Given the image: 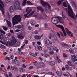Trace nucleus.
Segmentation results:
<instances>
[{"mask_svg":"<svg viewBox=\"0 0 77 77\" xmlns=\"http://www.w3.org/2000/svg\"><path fill=\"white\" fill-rule=\"evenodd\" d=\"M22 67L23 68H26V66L25 64H23L22 65Z\"/></svg>","mask_w":77,"mask_h":77,"instance_id":"obj_47","label":"nucleus"},{"mask_svg":"<svg viewBox=\"0 0 77 77\" xmlns=\"http://www.w3.org/2000/svg\"><path fill=\"white\" fill-rule=\"evenodd\" d=\"M56 74L59 76H61L62 75V73L59 72L58 71H56Z\"/></svg>","mask_w":77,"mask_h":77,"instance_id":"obj_19","label":"nucleus"},{"mask_svg":"<svg viewBox=\"0 0 77 77\" xmlns=\"http://www.w3.org/2000/svg\"><path fill=\"white\" fill-rule=\"evenodd\" d=\"M34 38L36 39H40L41 38V36H38V35L35 36H34Z\"/></svg>","mask_w":77,"mask_h":77,"instance_id":"obj_18","label":"nucleus"},{"mask_svg":"<svg viewBox=\"0 0 77 77\" xmlns=\"http://www.w3.org/2000/svg\"><path fill=\"white\" fill-rule=\"evenodd\" d=\"M10 31L11 33H14V31H13V30L12 29H10Z\"/></svg>","mask_w":77,"mask_h":77,"instance_id":"obj_61","label":"nucleus"},{"mask_svg":"<svg viewBox=\"0 0 77 77\" xmlns=\"http://www.w3.org/2000/svg\"><path fill=\"white\" fill-rule=\"evenodd\" d=\"M32 27L30 26H29L28 27V29L29 30H32Z\"/></svg>","mask_w":77,"mask_h":77,"instance_id":"obj_52","label":"nucleus"},{"mask_svg":"<svg viewBox=\"0 0 77 77\" xmlns=\"http://www.w3.org/2000/svg\"><path fill=\"white\" fill-rule=\"evenodd\" d=\"M5 60H10V57H6L5 58Z\"/></svg>","mask_w":77,"mask_h":77,"instance_id":"obj_35","label":"nucleus"},{"mask_svg":"<svg viewBox=\"0 0 77 77\" xmlns=\"http://www.w3.org/2000/svg\"><path fill=\"white\" fill-rule=\"evenodd\" d=\"M47 48H48V49L50 51L51 50V48H50L49 47H48Z\"/></svg>","mask_w":77,"mask_h":77,"instance_id":"obj_64","label":"nucleus"},{"mask_svg":"<svg viewBox=\"0 0 77 77\" xmlns=\"http://www.w3.org/2000/svg\"><path fill=\"white\" fill-rule=\"evenodd\" d=\"M17 38H19V39H24V36H23V35L21 34H19L18 35Z\"/></svg>","mask_w":77,"mask_h":77,"instance_id":"obj_13","label":"nucleus"},{"mask_svg":"<svg viewBox=\"0 0 77 77\" xmlns=\"http://www.w3.org/2000/svg\"><path fill=\"white\" fill-rule=\"evenodd\" d=\"M29 54H30V55L32 56H35V54H33L32 53L30 52L29 53Z\"/></svg>","mask_w":77,"mask_h":77,"instance_id":"obj_44","label":"nucleus"},{"mask_svg":"<svg viewBox=\"0 0 77 77\" xmlns=\"http://www.w3.org/2000/svg\"><path fill=\"white\" fill-rule=\"evenodd\" d=\"M20 5V2L19 1H16L14 3V7H16L17 8H19Z\"/></svg>","mask_w":77,"mask_h":77,"instance_id":"obj_9","label":"nucleus"},{"mask_svg":"<svg viewBox=\"0 0 77 77\" xmlns=\"http://www.w3.org/2000/svg\"><path fill=\"white\" fill-rule=\"evenodd\" d=\"M41 54L42 56H44L45 57H47L48 56V55L46 54L41 53Z\"/></svg>","mask_w":77,"mask_h":77,"instance_id":"obj_28","label":"nucleus"},{"mask_svg":"<svg viewBox=\"0 0 77 77\" xmlns=\"http://www.w3.org/2000/svg\"><path fill=\"white\" fill-rule=\"evenodd\" d=\"M45 46H47L49 44L50 47H53L54 45V43L53 42H51L48 39L45 40L44 41Z\"/></svg>","mask_w":77,"mask_h":77,"instance_id":"obj_4","label":"nucleus"},{"mask_svg":"<svg viewBox=\"0 0 77 77\" xmlns=\"http://www.w3.org/2000/svg\"><path fill=\"white\" fill-rule=\"evenodd\" d=\"M37 9L38 10H40L41 11V12H44V9L42 8V7L40 6L38 7H37Z\"/></svg>","mask_w":77,"mask_h":77,"instance_id":"obj_14","label":"nucleus"},{"mask_svg":"<svg viewBox=\"0 0 77 77\" xmlns=\"http://www.w3.org/2000/svg\"><path fill=\"white\" fill-rule=\"evenodd\" d=\"M27 3L28 5H33V4L32 3L29 1L27 2Z\"/></svg>","mask_w":77,"mask_h":77,"instance_id":"obj_34","label":"nucleus"},{"mask_svg":"<svg viewBox=\"0 0 77 77\" xmlns=\"http://www.w3.org/2000/svg\"><path fill=\"white\" fill-rule=\"evenodd\" d=\"M14 69L15 71H18V69L17 67H15Z\"/></svg>","mask_w":77,"mask_h":77,"instance_id":"obj_45","label":"nucleus"},{"mask_svg":"<svg viewBox=\"0 0 77 77\" xmlns=\"http://www.w3.org/2000/svg\"><path fill=\"white\" fill-rule=\"evenodd\" d=\"M37 44H38V45H41V43L39 42H37Z\"/></svg>","mask_w":77,"mask_h":77,"instance_id":"obj_60","label":"nucleus"},{"mask_svg":"<svg viewBox=\"0 0 77 77\" xmlns=\"http://www.w3.org/2000/svg\"><path fill=\"white\" fill-rule=\"evenodd\" d=\"M69 50L71 53H74L73 50H72V49L70 48V49H69Z\"/></svg>","mask_w":77,"mask_h":77,"instance_id":"obj_36","label":"nucleus"},{"mask_svg":"<svg viewBox=\"0 0 77 77\" xmlns=\"http://www.w3.org/2000/svg\"><path fill=\"white\" fill-rule=\"evenodd\" d=\"M53 36H54V38H55L54 39L56 40L57 39L56 36L55 35H54V34H50V35L48 36V38L50 39H51Z\"/></svg>","mask_w":77,"mask_h":77,"instance_id":"obj_11","label":"nucleus"},{"mask_svg":"<svg viewBox=\"0 0 77 77\" xmlns=\"http://www.w3.org/2000/svg\"><path fill=\"white\" fill-rule=\"evenodd\" d=\"M48 74H49V75H53V73L51 72H49L48 73Z\"/></svg>","mask_w":77,"mask_h":77,"instance_id":"obj_49","label":"nucleus"},{"mask_svg":"<svg viewBox=\"0 0 77 77\" xmlns=\"http://www.w3.org/2000/svg\"><path fill=\"white\" fill-rule=\"evenodd\" d=\"M68 63L69 65L70 66H72V63H71V61H68Z\"/></svg>","mask_w":77,"mask_h":77,"instance_id":"obj_39","label":"nucleus"},{"mask_svg":"<svg viewBox=\"0 0 77 77\" xmlns=\"http://www.w3.org/2000/svg\"><path fill=\"white\" fill-rule=\"evenodd\" d=\"M33 68V66H30L29 67V69H32Z\"/></svg>","mask_w":77,"mask_h":77,"instance_id":"obj_55","label":"nucleus"},{"mask_svg":"<svg viewBox=\"0 0 77 77\" xmlns=\"http://www.w3.org/2000/svg\"><path fill=\"white\" fill-rule=\"evenodd\" d=\"M25 46V44H23V45L22 46H21V48H20V49H21V50H23V48H24V46Z\"/></svg>","mask_w":77,"mask_h":77,"instance_id":"obj_42","label":"nucleus"},{"mask_svg":"<svg viewBox=\"0 0 77 77\" xmlns=\"http://www.w3.org/2000/svg\"><path fill=\"white\" fill-rule=\"evenodd\" d=\"M15 69V66H12L10 67V70H14Z\"/></svg>","mask_w":77,"mask_h":77,"instance_id":"obj_33","label":"nucleus"},{"mask_svg":"<svg viewBox=\"0 0 77 77\" xmlns=\"http://www.w3.org/2000/svg\"><path fill=\"white\" fill-rule=\"evenodd\" d=\"M61 45H62V46H66L67 47V46H68V45L67 44H66L64 42H63L61 43Z\"/></svg>","mask_w":77,"mask_h":77,"instance_id":"obj_25","label":"nucleus"},{"mask_svg":"<svg viewBox=\"0 0 77 77\" xmlns=\"http://www.w3.org/2000/svg\"><path fill=\"white\" fill-rule=\"evenodd\" d=\"M65 30L66 31L67 33L70 37H72L73 36V34L72 33L71 31H69L68 29L65 28Z\"/></svg>","mask_w":77,"mask_h":77,"instance_id":"obj_8","label":"nucleus"},{"mask_svg":"<svg viewBox=\"0 0 77 77\" xmlns=\"http://www.w3.org/2000/svg\"><path fill=\"white\" fill-rule=\"evenodd\" d=\"M38 50H42V48L41 46H38Z\"/></svg>","mask_w":77,"mask_h":77,"instance_id":"obj_40","label":"nucleus"},{"mask_svg":"<svg viewBox=\"0 0 77 77\" xmlns=\"http://www.w3.org/2000/svg\"><path fill=\"white\" fill-rule=\"evenodd\" d=\"M10 58L11 59H13L14 58V55H10Z\"/></svg>","mask_w":77,"mask_h":77,"instance_id":"obj_54","label":"nucleus"},{"mask_svg":"<svg viewBox=\"0 0 77 77\" xmlns=\"http://www.w3.org/2000/svg\"><path fill=\"white\" fill-rule=\"evenodd\" d=\"M49 64L50 65H55V63L54 62L50 61L49 63Z\"/></svg>","mask_w":77,"mask_h":77,"instance_id":"obj_20","label":"nucleus"},{"mask_svg":"<svg viewBox=\"0 0 77 77\" xmlns=\"http://www.w3.org/2000/svg\"><path fill=\"white\" fill-rule=\"evenodd\" d=\"M4 7V4L3 3L2 1H0V9L2 12V15H4V11H3V7Z\"/></svg>","mask_w":77,"mask_h":77,"instance_id":"obj_7","label":"nucleus"},{"mask_svg":"<svg viewBox=\"0 0 77 77\" xmlns=\"http://www.w3.org/2000/svg\"><path fill=\"white\" fill-rule=\"evenodd\" d=\"M33 63L34 65H35V66H36V65H38V63H36L35 62H34Z\"/></svg>","mask_w":77,"mask_h":77,"instance_id":"obj_50","label":"nucleus"},{"mask_svg":"<svg viewBox=\"0 0 77 77\" xmlns=\"http://www.w3.org/2000/svg\"><path fill=\"white\" fill-rule=\"evenodd\" d=\"M48 53L50 54L53 55V54H54V52H53V51H49L48 52Z\"/></svg>","mask_w":77,"mask_h":77,"instance_id":"obj_32","label":"nucleus"},{"mask_svg":"<svg viewBox=\"0 0 77 77\" xmlns=\"http://www.w3.org/2000/svg\"><path fill=\"white\" fill-rule=\"evenodd\" d=\"M35 49L36 51H38V50H39V46L38 45L35 46Z\"/></svg>","mask_w":77,"mask_h":77,"instance_id":"obj_30","label":"nucleus"},{"mask_svg":"<svg viewBox=\"0 0 77 77\" xmlns=\"http://www.w3.org/2000/svg\"><path fill=\"white\" fill-rule=\"evenodd\" d=\"M53 49L54 50L56 51V50H57V47H53Z\"/></svg>","mask_w":77,"mask_h":77,"instance_id":"obj_41","label":"nucleus"},{"mask_svg":"<svg viewBox=\"0 0 77 77\" xmlns=\"http://www.w3.org/2000/svg\"><path fill=\"white\" fill-rule=\"evenodd\" d=\"M1 45L2 48H5V46L3 45H2V44H1Z\"/></svg>","mask_w":77,"mask_h":77,"instance_id":"obj_57","label":"nucleus"},{"mask_svg":"<svg viewBox=\"0 0 77 77\" xmlns=\"http://www.w3.org/2000/svg\"><path fill=\"white\" fill-rule=\"evenodd\" d=\"M40 65L41 66H42V67H43L44 68V67L45 66V64H44L42 62H41L40 63Z\"/></svg>","mask_w":77,"mask_h":77,"instance_id":"obj_23","label":"nucleus"},{"mask_svg":"<svg viewBox=\"0 0 77 77\" xmlns=\"http://www.w3.org/2000/svg\"><path fill=\"white\" fill-rule=\"evenodd\" d=\"M25 44H27L28 43V40H26L25 41Z\"/></svg>","mask_w":77,"mask_h":77,"instance_id":"obj_62","label":"nucleus"},{"mask_svg":"<svg viewBox=\"0 0 77 77\" xmlns=\"http://www.w3.org/2000/svg\"><path fill=\"white\" fill-rule=\"evenodd\" d=\"M9 75L10 77H12V73L11 72H9Z\"/></svg>","mask_w":77,"mask_h":77,"instance_id":"obj_48","label":"nucleus"},{"mask_svg":"<svg viewBox=\"0 0 77 77\" xmlns=\"http://www.w3.org/2000/svg\"><path fill=\"white\" fill-rule=\"evenodd\" d=\"M63 56L65 57H67V56L66 55V54H65V53H63Z\"/></svg>","mask_w":77,"mask_h":77,"instance_id":"obj_51","label":"nucleus"},{"mask_svg":"<svg viewBox=\"0 0 77 77\" xmlns=\"http://www.w3.org/2000/svg\"><path fill=\"white\" fill-rule=\"evenodd\" d=\"M57 35H58L59 37L60 38V34H59V33L58 32H57Z\"/></svg>","mask_w":77,"mask_h":77,"instance_id":"obj_56","label":"nucleus"},{"mask_svg":"<svg viewBox=\"0 0 77 77\" xmlns=\"http://www.w3.org/2000/svg\"><path fill=\"white\" fill-rule=\"evenodd\" d=\"M21 21V17L20 15H15L12 19L13 26H14L15 24H17L20 23Z\"/></svg>","mask_w":77,"mask_h":77,"instance_id":"obj_3","label":"nucleus"},{"mask_svg":"<svg viewBox=\"0 0 77 77\" xmlns=\"http://www.w3.org/2000/svg\"><path fill=\"white\" fill-rule=\"evenodd\" d=\"M48 26V24L47 23H46L45 24L44 26L45 27H47V26Z\"/></svg>","mask_w":77,"mask_h":77,"instance_id":"obj_46","label":"nucleus"},{"mask_svg":"<svg viewBox=\"0 0 77 77\" xmlns=\"http://www.w3.org/2000/svg\"><path fill=\"white\" fill-rule=\"evenodd\" d=\"M65 68L66 69H69V67L68 66V65H66L65 66Z\"/></svg>","mask_w":77,"mask_h":77,"instance_id":"obj_43","label":"nucleus"},{"mask_svg":"<svg viewBox=\"0 0 77 77\" xmlns=\"http://www.w3.org/2000/svg\"><path fill=\"white\" fill-rule=\"evenodd\" d=\"M12 40H11V42H8V44L9 45H14L15 44L17 43V40L14 37L12 36L11 37Z\"/></svg>","mask_w":77,"mask_h":77,"instance_id":"obj_6","label":"nucleus"},{"mask_svg":"<svg viewBox=\"0 0 77 77\" xmlns=\"http://www.w3.org/2000/svg\"><path fill=\"white\" fill-rule=\"evenodd\" d=\"M40 2L42 5L43 6L45 7V9H47V7L48 9H50V8H51V6H50V5H49L48 3L45 2L43 1L42 0H40Z\"/></svg>","mask_w":77,"mask_h":77,"instance_id":"obj_5","label":"nucleus"},{"mask_svg":"<svg viewBox=\"0 0 77 77\" xmlns=\"http://www.w3.org/2000/svg\"><path fill=\"white\" fill-rule=\"evenodd\" d=\"M26 12H27V14H24V17H27V18H29L31 17H32V15L34 14L35 11H32L31 8L28 7L26 9Z\"/></svg>","mask_w":77,"mask_h":77,"instance_id":"obj_2","label":"nucleus"},{"mask_svg":"<svg viewBox=\"0 0 77 77\" xmlns=\"http://www.w3.org/2000/svg\"><path fill=\"white\" fill-rule=\"evenodd\" d=\"M26 1H27V0H24L23 3V6H25L26 5Z\"/></svg>","mask_w":77,"mask_h":77,"instance_id":"obj_24","label":"nucleus"},{"mask_svg":"<svg viewBox=\"0 0 77 77\" xmlns=\"http://www.w3.org/2000/svg\"><path fill=\"white\" fill-rule=\"evenodd\" d=\"M71 56L72 57V61L73 62H75V58H76L77 56L73 55H72Z\"/></svg>","mask_w":77,"mask_h":77,"instance_id":"obj_10","label":"nucleus"},{"mask_svg":"<svg viewBox=\"0 0 77 77\" xmlns=\"http://www.w3.org/2000/svg\"><path fill=\"white\" fill-rule=\"evenodd\" d=\"M45 17H43L42 16H40L39 17V18L40 19H43V20H45V19H46V15H45Z\"/></svg>","mask_w":77,"mask_h":77,"instance_id":"obj_26","label":"nucleus"},{"mask_svg":"<svg viewBox=\"0 0 77 77\" xmlns=\"http://www.w3.org/2000/svg\"><path fill=\"white\" fill-rule=\"evenodd\" d=\"M32 26H34L35 25V23L33 22V20H32L31 22H30Z\"/></svg>","mask_w":77,"mask_h":77,"instance_id":"obj_27","label":"nucleus"},{"mask_svg":"<svg viewBox=\"0 0 77 77\" xmlns=\"http://www.w3.org/2000/svg\"><path fill=\"white\" fill-rule=\"evenodd\" d=\"M15 59L14 60V62L15 64H16V65H18V63H19L18 61L17 60V57H15Z\"/></svg>","mask_w":77,"mask_h":77,"instance_id":"obj_15","label":"nucleus"},{"mask_svg":"<svg viewBox=\"0 0 77 77\" xmlns=\"http://www.w3.org/2000/svg\"><path fill=\"white\" fill-rule=\"evenodd\" d=\"M9 11L10 13H12L14 12V8L13 6H11L10 8Z\"/></svg>","mask_w":77,"mask_h":77,"instance_id":"obj_16","label":"nucleus"},{"mask_svg":"<svg viewBox=\"0 0 77 77\" xmlns=\"http://www.w3.org/2000/svg\"><path fill=\"white\" fill-rule=\"evenodd\" d=\"M29 37L30 39H31L32 38V35H29Z\"/></svg>","mask_w":77,"mask_h":77,"instance_id":"obj_59","label":"nucleus"},{"mask_svg":"<svg viewBox=\"0 0 77 77\" xmlns=\"http://www.w3.org/2000/svg\"><path fill=\"white\" fill-rule=\"evenodd\" d=\"M59 20L60 23L62 24H64L65 21L63 19H62V17H54L51 19V21L52 23L55 24L57 27H59L63 31L64 36H66V34L65 32V31L64 30L63 27L60 25H56L57 24H58L59 23Z\"/></svg>","mask_w":77,"mask_h":77,"instance_id":"obj_1","label":"nucleus"},{"mask_svg":"<svg viewBox=\"0 0 77 77\" xmlns=\"http://www.w3.org/2000/svg\"><path fill=\"white\" fill-rule=\"evenodd\" d=\"M10 68H11V67H10V66L8 65V67H7V69H10Z\"/></svg>","mask_w":77,"mask_h":77,"instance_id":"obj_58","label":"nucleus"},{"mask_svg":"<svg viewBox=\"0 0 77 77\" xmlns=\"http://www.w3.org/2000/svg\"><path fill=\"white\" fill-rule=\"evenodd\" d=\"M2 28L5 31L8 30V28L6 26H2Z\"/></svg>","mask_w":77,"mask_h":77,"instance_id":"obj_29","label":"nucleus"},{"mask_svg":"<svg viewBox=\"0 0 77 77\" xmlns=\"http://www.w3.org/2000/svg\"><path fill=\"white\" fill-rule=\"evenodd\" d=\"M0 32L2 33H3V34H4L5 35L6 34V32L3 30H0Z\"/></svg>","mask_w":77,"mask_h":77,"instance_id":"obj_31","label":"nucleus"},{"mask_svg":"<svg viewBox=\"0 0 77 77\" xmlns=\"http://www.w3.org/2000/svg\"><path fill=\"white\" fill-rule=\"evenodd\" d=\"M11 2V0H6V3H9Z\"/></svg>","mask_w":77,"mask_h":77,"instance_id":"obj_53","label":"nucleus"},{"mask_svg":"<svg viewBox=\"0 0 77 77\" xmlns=\"http://www.w3.org/2000/svg\"><path fill=\"white\" fill-rule=\"evenodd\" d=\"M35 27H39V24H38L37 25H35Z\"/></svg>","mask_w":77,"mask_h":77,"instance_id":"obj_63","label":"nucleus"},{"mask_svg":"<svg viewBox=\"0 0 77 77\" xmlns=\"http://www.w3.org/2000/svg\"><path fill=\"white\" fill-rule=\"evenodd\" d=\"M62 16L63 18L64 19V20H68V17H66V15L63 14V13H62Z\"/></svg>","mask_w":77,"mask_h":77,"instance_id":"obj_12","label":"nucleus"},{"mask_svg":"<svg viewBox=\"0 0 77 77\" xmlns=\"http://www.w3.org/2000/svg\"><path fill=\"white\" fill-rule=\"evenodd\" d=\"M71 4L73 6H74L76 8L77 6H76V5H75V4L74 2H71Z\"/></svg>","mask_w":77,"mask_h":77,"instance_id":"obj_21","label":"nucleus"},{"mask_svg":"<svg viewBox=\"0 0 77 77\" xmlns=\"http://www.w3.org/2000/svg\"><path fill=\"white\" fill-rule=\"evenodd\" d=\"M5 38V35L3 34L0 35V39H3Z\"/></svg>","mask_w":77,"mask_h":77,"instance_id":"obj_22","label":"nucleus"},{"mask_svg":"<svg viewBox=\"0 0 77 77\" xmlns=\"http://www.w3.org/2000/svg\"><path fill=\"white\" fill-rule=\"evenodd\" d=\"M17 29H20L21 28V25H18L17 26Z\"/></svg>","mask_w":77,"mask_h":77,"instance_id":"obj_37","label":"nucleus"},{"mask_svg":"<svg viewBox=\"0 0 77 77\" xmlns=\"http://www.w3.org/2000/svg\"><path fill=\"white\" fill-rule=\"evenodd\" d=\"M20 71L21 72H23V67H20Z\"/></svg>","mask_w":77,"mask_h":77,"instance_id":"obj_38","label":"nucleus"},{"mask_svg":"<svg viewBox=\"0 0 77 77\" xmlns=\"http://www.w3.org/2000/svg\"><path fill=\"white\" fill-rule=\"evenodd\" d=\"M7 22L8 27H11V25H12V24H11V22H10L9 21H8V20H7Z\"/></svg>","mask_w":77,"mask_h":77,"instance_id":"obj_17","label":"nucleus"}]
</instances>
